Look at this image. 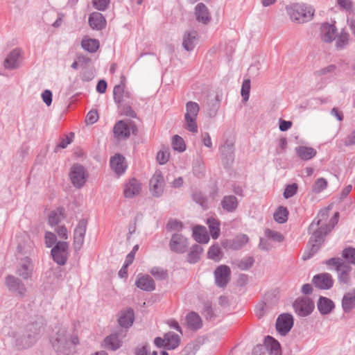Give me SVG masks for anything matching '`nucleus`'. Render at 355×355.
Segmentation results:
<instances>
[{
    "mask_svg": "<svg viewBox=\"0 0 355 355\" xmlns=\"http://www.w3.org/2000/svg\"><path fill=\"white\" fill-rule=\"evenodd\" d=\"M328 214V209L320 210L318 216L310 224L309 232H312V235L309 241L310 248L302 255L303 260L306 261L309 259L319 250L326 234L330 232L338 223V213L336 212L331 218L329 225L323 223L322 222L327 219Z\"/></svg>",
    "mask_w": 355,
    "mask_h": 355,
    "instance_id": "obj_1",
    "label": "nucleus"
},
{
    "mask_svg": "<svg viewBox=\"0 0 355 355\" xmlns=\"http://www.w3.org/2000/svg\"><path fill=\"white\" fill-rule=\"evenodd\" d=\"M51 343L58 355H73L76 352V346L79 344V339L66 329L60 328L52 336Z\"/></svg>",
    "mask_w": 355,
    "mask_h": 355,
    "instance_id": "obj_2",
    "label": "nucleus"
},
{
    "mask_svg": "<svg viewBox=\"0 0 355 355\" xmlns=\"http://www.w3.org/2000/svg\"><path fill=\"white\" fill-rule=\"evenodd\" d=\"M44 324V319L42 317L37 318L35 322L28 324L25 332L16 338V347L21 349L32 346L37 340Z\"/></svg>",
    "mask_w": 355,
    "mask_h": 355,
    "instance_id": "obj_3",
    "label": "nucleus"
},
{
    "mask_svg": "<svg viewBox=\"0 0 355 355\" xmlns=\"http://www.w3.org/2000/svg\"><path fill=\"white\" fill-rule=\"evenodd\" d=\"M286 10L293 21L304 23L311 20L313 12L305 4L294 3L286 7Z\"/></svg>",
    "mask_w": 355,
    "mask_h": 355,
    "instance_id": "obj_4",
    "label": "nucleus"
},
{
    "mask_svg": "<svg viewBox=\"0 0 355 355\" xmlns=\"http://www.w3.org/2000/svg\"><path fill=\"white\" fill-rule=\"evenodd\" d=\"M199 105L193 101H189L186 104V113L184 120L186 129L193 133L198 132L196 119L199 113Z\"/></svg>",
    "mask_w": 355,
    "mask_h": 355,
    "instance_id": "obj_5",
    "label": "nucleus"
},
{
    "mask_svg": "<svg viewBox=\"0 0 355 355\" xmlns=\"http://www.w3.org/2000/svg\"><path fill=\"white\" fill-rule=\"evenodd\" d=\"M87 176L86 169L81 164H75L71 167L69 178L76 188L80 189L85 185Z\"/></svg>",
    "mask_w": 355,
    "mask_h": 355,
    "instance_id": "obj_6",
    "label": "nucleus"
},
{
    "mask_svg": "<svg viewBox=\"0 0 355 355\" xmlns=\"http://www.w3.org/2000/svg\"><path fill=\"white\" fill-rule=\"evenodd\" d=\"M180 336L174 332L170 331L164 335V338L157 337L154 343L157 347H164L166 349H174L180 344Z\"/></svg>",
    "mask_w": 355,
    "mask_h": 355,
    "instance_id": "obj_7",
    "label": "nucleus"
},
{
    "mask_svg": "<svg viewBox=\"0 0 355 355\" xmlns=\"http://www.w3.org/2000/svg\"><path fill=\"white\" fill-rule=\"evenodd\" d=\"M68 249L69 245L67 242H57L51 251L53 261L60 266L64 265L67 260Z\"/></svg>",
    "mask_w": 355,
    "mask_h": 355,
    "instance_id": "obj_8",
    "label": "nucleus"
},
{
    "mask_svg": "<svg viewBox=\"0 0 355 355\" xmlns=\"http://www.w3.org/2000/svg\"><path fill=\"white\" fill-rule=\"evenodd\" d=\"M295 313L301 317L310 315L314 309V303L309 297L297 298L293 303Z\"/></svg>",
    "mask_w": 355,
    "mask_h": 355,
    "instance_id": "obj_9",
    "label": "nucleus"
},
{
    "mask_svg": "<svg viewBox=\"0 0 355 355\" xmlns=\"http://www.w3.org/2000/svg\"><path fill=\"white\" fill-rule=\"evenodd\" d=\"M164 187V178L159 170H157L150 180V191L154 197L162 195Z\"/></svg>",
    "mask_w": 355,
    "mask_h": 355,
    "instance_id": "obj_10",
    "label": "nucleus"
},
{
    "mask_svg": "<svg viewBox=\"0 0 355 355\" xmlns=\"http://www.w3.org/2000/svg\"><path fill=\"white\" fill-rule=\"evenodd\" d=\"M231 270L229 266L221 265L214 270L216 284L220 288H225L230 280Z\"/></svg>",
    "mask_w": 355,
    "mask_h": 355,
    "instance_id": "obj_11",
    "label": "nucleus"
},
{
    "mask_svg": "<svg viewBox=\"0 0 355 355\" xmlns=\"http://www.w3.org/2000/svg\"><path fill=\"white\" fill-rule=\"evenodd\" d=\"M87 221L85 219L80 220L74 230L73 246L75 250H79L84 243L85 236L87 230Z\"/></svg>",
    "mask_w": 355,
    "mask_h": 355,
    "instance_id": "obj_12",
    "label": "nucleus"
},
{
    "mask_svg": "<svg viewBox=\"0 0 355 355\" xmlns=\"http://www.w3.org/2000/svg\"><path fill=\"white\" fill-rule=\"evenodd\" d=\"M293 325V318L289 313L281 314L276 321V329L282 336L286 335Z\"/></svg>",
    "mask_w": 355,
    "mask_h": 355,
    "instance_id": "obj_13",
    "label": "nucleus"
},
{
    "mask_svg": "<svg viewBox=\"0 0 355 355\" xmlns=\"http://www.w3.org/2000/svg\"><path fill=\"white\" fill-rule=\"evenodd\" d=\"M169 247L173 252L182 254L188 248L187 239L180 234H173L170 241Z\"/></svg>",
    "mask_w": 355,
    "mask_h": 355,
    "instance_id": "obj_14",
    "label": "nucleus"
},
{
    "mask_svg": "<svg viewBox=\"0 0 355 355\" xmlns=\"http://www.w3.org/2000/svg\"><path fill=\"white\" fill-rule=\"evenodd\" d=\"M6 285L10 291L16 293L21 297L24 296L26 289L19 278L13 275H8L6 278Z\"/></svg>",
    "mask_w": 355,
    "mask_h": 355,
    "instance_id": "obj_15",
    "label": "nucleus"
},
{
    "mask_svg": "<svg viewBox=\"0 0 355 355\" xmlns=\"http://www.w3.org/2000/svg\"><path fill=\"white\" fill-rule=\"evenodd\" d=\"M21 63V51L15 49L6 58L3 66L6 69L13 70L19 67Z\"/></svg>",
    "mask_w": 355,
    "mask_h": 355,
    "instance_id": "obj_16",
    "label": "nucleus"
},
{
    "mask_svg": "<svg viewBox=\"0 0 355 355\" xmlns=\"http://www.w3.org/2000/svg\"><path fill=\"white\" fill-rule=\"evenodd\" d=\"M313 285L321 290L330 289L334 285V280L330 274L324 272L313 276L312 279Z\"/></svg>",
    "mask_w": 355,
    "mask_h": 355,
    "instance_id": "obj_17",
    "label": "nucleus"
},
{
    "mask_svg": "<svg viewBox=\"0 0 355 355\" xmlns=\"http://www.w3.org/2000/svg\"><path fill=\"white\" fill-rule=\"evenodd\" d=\"M221 159L224 166L229 168L234 161V147L232 143L227 142L220 148Z\"/></svg>",
    "mask_w": 355,
    "mask_h": 355,
    "instance_id": "obj_18",
    "label": "nucleus"
},
{
    "mask_svg": "<svg viewBox=\"0 0 355 355\" xmlns=\"http://www.w3.org/2000/svg\"><path fill=\"white\" fill-rule=\"evenodd\" d=\"M34 266L31 258L26 257L21 259L16 273L24 279H28L33 275Z\"/></svg>",
    "mask_w": 355,
    "mask_h": 355,
    "instance_id": "obj_19",
    "label": "nucleus"
},
{
    "mask_svg": "<svg viewBox=\"0 0 355 355\" xmlns=\"http://www.w3.org/2000/svg\"><path fill=\"white\" fill-rule=\"evenodd\" d=\"M338 29L334 24L323 23L320 27L321 40L326 43H331L336 40Z\"/></svg>",
    "mask_w": 355,
    "mask_h": 355,
    "instance_id": "obj_20",
    "label": "nucleus"
},
{
    "mask_svg": "<svg viewBox=\"0 0 355 355\" xmlns=\"http://www.w3.org/2000/svg\"><path fill=\"white\" fill-rule=\"evenodd\" d=\"M114 102L118 104L129 103L132 102L130 92L125 91V85L121 83L116 85L113 89Z\"/></svg>",
    "mask_w": 355,
    "mask_h": 355,
    "instance_id": "obj_21",
    "label": "nucleus"
},
{
    "mask_svg": "<svg viewBox=\"0 0 355 355\" xmlns=\"http://www.w3.org/2000/svg\"><path fill=\"white\" fill-rule=\"evenodd\" d=\"M248 241L249 237L246 234H240L232 239L225 240L222 245L225 248L238 250L245 245Z\"/></svg>",
    "mask_w": 355,
    "mask_h": 355,
    "instance_id": "obj_22",
    "label": "nucleus"
},
{
    "mask_svg": "<svg viewBox=\"0 0 355 355\" xmlns=\"http://www.w3.org/2000/svg\"><path fill=\"white\" fill-rule=\"evenodd\" d=\"M141 189V184L135 178L130 179L125 184L123 193L125 198H132L139 194Z\"/></svg>",
    "mask_w": 355,
    "mask_h": 355,
    "instance_id": "obj_23",
    "label": "nucleus"
},
{
    "mask_svg": "<svg viewBox=\"0 0 355 355\" xmlns=\"http://www.w3.org/2000/svg\"><path fill=\"white\" fill-rule=\"evenodd\" d=\"M135 286L144 291H153L155 289L154 280L148 275L139 274L137 277Z\"/></svg>",
    "mask_w": 355,
    "mask_h": 355,
    "instance_id": "obj_24",
    "label": "nucleus"
},
{
    "mask_svg": "<svg viewBox=\"0 0 355 355\" xmlns=\"http://www.w3.org/2000/svg\"><path fill=\"white\" fill-rule=\"evenodd\" d=\"M110 167L118 175L124 173L127 168L125 157L120 154L114 155L110 159Z\"/></svg>",
    "mask_w": 355,
    "mask_h": 355,
    "instance_id": "obj_25",
    "label": "nucleus"
},
{
    "mask_svg": "<svg viewBox=\"0 0 355 355\" xmlns=\"http://www.w3.org/2000/svg\"><path fill=\"white\" fill-rule=\"evenodd\" d=\"M88 23L92 29L101 31L106 26V20L103 14L93 12L89 16Z\"/></svg>",
    "mask_w": 355,
    "mask_h": 355,
    "instance_id": "obj_26",
    "label": "nucleus"
},
{
    "mask_svg": "<svg viewBox=\"0 0 355 355\" xmlns=\"http://www.w3.org/2000/svg\"><path fill=\"white\" fill-rule=\"evenodd\" d=\"M113 132L119 139H127L130 135L129 125L124 121H119L116 123L113 128Z\"/></svg>",
    "mask_w": 355,
    "mask_h": 355,
    "instance_id": "obj_27",
    "label": "nucleus"
},
{
    "mask_svg": "<svg viewBox=\"0 0 355 355\" xmlns=\"http://www.w3.org/2000/svg\"><path fill=\"white\" fill-rule=\"evenodd\" d=\"M342 309L345 313H350L355 308V288L346 293L342 299Z\"/></svg>",
    "mask_w": 355,
    "mask_h": 355,
    "instance_id": "obj_28",
    "label": "nucleus"
},
{
    "mask_svg": "<svg viewBox=\"0 0 355 355\" xmlns=\"http://www.w3.org/2000/svg\"><path fill=\"white\" fill-rule=\"evenodd\" d=\"M196 19L204 24H208L211 17L208 8L203 3H199L195 8Z\"/></svg>",
    "mask_w": 355,
    "mask_h": 355,
    "instance_id": "obj_29",
    "label": "nucleus"
},
{
    "mask_svg": "<svg viewBox=\"0 0 355 355\" xmlns=\"http://www.w3.org/2000/svg\"><path fill=\"white\" fill-rule=\"evenodd\" d=\"M185 320L187 327L193 331L199 329L202 325L201 318L198 313L193 311L187 315Z\"/></svg>",
    "mask_w": 355,
    "mask_h": 355,
    "instance_id": "obj_30",
    "label": "nucleus"
},
{
    "mask_svg": "<svg viewBox=\"0 0 355 355\" xmlns=\"http://www.w3.org/2000/svg\"><path fill=\"white\" fill-rule=\"evenodd\" d=\"M261 345L267 348L270 355H282L280 344L272 336H267L264 339V344Z\"/></svg>",
    "mask_w": 355,
    "mask_h": 355,
    "instance_id": "obj_31",
    "label": "nucleus"
},
{
    "mask_svg": "<svg viewBox=\"0 0 355 355\" xmlns=\"http://www.w3.org/2000/svg\"><path fill=\"white\" fill-rule=\"evenodd\" d=\"M222 208L227 212H234L238 207L239 201L232 195L225 196L220 202Z\"/></svg>",
    "mask_w": 355,
    "mask_h": 355,
    "instance_id": "obj_32",
    "label": "nucleus"
},
{
    "mask_svg": "<svg viewBox=\"0 0 355 355\" xmlns=\"http://www.w3.org/2000/svg\"><path fill=\"white\" fill-rule=\"evenodd\" d=\"M334 302L325 297H320L318 302V309L322 315H327L334 309Z\"/></svg>",
    "mask_w": 355,
    "mask_h": 355,
    "instance_id": "obj_33",
    "label": "nucleus"
},
{
    "mask_svg": "<svg viewBox=\"0 0 355 355\" xmlns=\"http://www.w3.org/2000/svg\"><path fill=\"white\" fill-rule=\"evenodd\" d=\"M193 239L200 243H207L209 241V236L205 227L196 225L193 230Z\"/></svg>",
    "mask_w": 355,
    "mask_h": 355,
    "instance_id": "obj_34",
    "label": "nucleus"
},
{
    "mask_svg": "<svg viewBox=\"0 0 355 355\" xmlns=\"http://www.w3.org/2000/svg\"><path fill=\"white\" fill-rule=\"evenodd\" d=\"M134 321V311L132 309H128L122 312L119 318V324L125 328H128L132 326Z\"/></svg>",
    "mask_w": 355,
    "mask_h": 355,
    "instance_id": "obj_35",
    "label": "nucleus"
},
{
    "mask_svg": "<svg viewBox=\"0 0 355 355\" xmlns=\"http://www.w3.org/2000/svg\"><path fill=\"white\" fill-rule=\"evenodd\" d=\"M295 153L303 160H309L316 155V150L314 148L302 146L295 148Z\"/></svg>",
    "mask_w": 355,
    "mask_h": 355,
    "instance_id": "obj_36",
    "label": "nucleus"
},
{
    "mask_svg": "<svg viewBox=\"0 0 355 355\" xmlns=\"http://www.w3.org/2000/svg\"><path fill=\"white\" fill-rule=\"evenodd\" d=\"M197 33L191 31L186 33L183 36L182 46L187 51H192L195 47Z\"/></svg>",
    "mask_w": 355,
    "mask_h": 355,
    "instance_id": "obj_37",
    "label": "nucleus"
},
{
    "mask_svg": "<svg viewBox=\"0 0 355 355\" xmlns=\"http://www.w3.org/2000/svg\"><path fill=\"white\" fill-rule=\"evenodd\" d=\"M104 345L107 349L115 351L121 347V340L117 334H111L104 339Z\"/></svg>",
    "mask_w": 355,
    "mask_h": 355,
    "instance_id": "obj_38",
    "label": "nucleus"
},
{
    "mask_svg": "<svg viewBox=\"0 0 355 355\" xmlns=\"http://www.w3.org/2000/svg\"><path fill=\"white\" fill-rule=\"evenodd\" d=\"M349 35L347 32L342 30L340 33H337L335 46L338 51L344 49L349 44Z\"/></svg>",
    "mask_w": 355,
    "mask_h": 355,
    "instance_id": "obj_39",
    "label": "nucleus"
},
{
    "mask_svg": "<svg viewBox=\"0 0 355 355\" xmlns=\"http://www.w3.org/2000/svg\"><path fill=\"white\" fill-rule=\"evenodd\" d=\"M81 46L89 53H94L99 47V42L96 39L85 38L81 42Z\"/></svg>",
    "mask_w": 355,
    "mask_h": 355,
    "instance_id": "obj_40",
    "label": "nucleus"
},
{
    "mask_svg": "<svg viewBox=\"0 0 355 355\" xmlns=\"http://www.w3.org/2000/svg\"><path fill=\"white\" fill-rule=\"evenodd\" d=\"M202 252V248L198 244L193 245L188 254V261L190 263H195L198 261L200 258V254Z\"/></svg>",
    "mask_w": 355,
    "mask_h": 355,
    "instance_id": "obj_41",
    "label": "nucleus"
},
{
    "mask_svg": "<svg viewBox=\"0 0 355 355\" xmlns=\"http://www.w3.org/2000/svg\"><path fill=\"white\" fill-rule=\"evenodd\" d=\"M336 69V67L334 64H330L315 71L314 74L316 77L320 78L321 79H329L331 77Z\"/></svg>",
    "mask_w": 355,
    "mask_h": 355,
    "instance_id": "obj_42",
    "label": "nucleus"
},
{
    "mask_svg": "<svg viewBox=\"0 0 355 355\" xmlns=\"http://www.w3.org/2000/svg\"><path fill=\"white\" fill-rule=\"evenodd\" d=\"M288 216V211L283 206L279 207L273 215L275 220L279 224H283L286 222Z\"/></svg>",
    "mask_w": 355,
    "mask_h": 355,
    "instance_id": "obj_43",
    "label": "nucleus"
},
{
    "mask_svg": "<svg viewBox=\"0 0 355 355\" xmlns=\"http://www.w3.org/2000/svg\"><path fill=\"white\" fill-rule=\"evenodd\" d=\"M207 223L212 238L217 239L220 235L219 222L214 218H209L207 219Z\"/></svg>",
    "mask_w": 355,
    "mask_h": 355,
    "instance_id": "obj_44",
    "label": "nucleus"
},
{
    "mask_svg": "<svg viewBox=\"0 0 355 355\" xmlns=\"http://www.w3.org/2000/svg\"><path fill=\"white\" fill-rule=\"evenodd\" d=\"M132 102L129 103L118 104V108L119 109L121 114L130 118H136L137 114L132 109Z\"/></svg>",
    "mask_w": 355,
    "mask_h": 355,
    "instance_id": "obj_45",
    "label": "nucleus"
},
{
    "mask_svg": "<svg viewBox=\"0 0 355 355\" xmlns=\"http://www.w3.org/2000/svg\"><path fill=\"white\" fill-rule=\"evenodd\" d=\"M208 257L215 261H219L223 256V252L218 244L211 245L207 252Z\"/></svg>",
    "mask_w": 355,
    "mask_h": 355,
    "instance_id": "obj_46",
    "label": "nucleus"
},
{
    "mask_svg": "<svg viewBox=\"0 0 355 355\" xmlns=\"http://www.w3.org/2000/svg\"><path fill=\"white\" fill-rule=\"evenodd\" d=\"M150 272L157 280H164L168 278L167 270L161 267H153Z\"/></svg>",
    "mask_w": 355,
    "mask_h": 355,
    "instance_id": "obj_47",
    "label": "nucleus"
},
{
    "mask_svg": "<svg viewBox=\"0 0 355 355\" xmlns=\"http://www.w3.org/2000/svg\"><path fill=\"white\" fill-rule=\"evenodd\" d=\"M192 199L196 203L200 205L203 209L207 208V199L201 191H193L192 194Z\"/></svg>",
    "mask_w": 355,
    "mask_h": 355,
    "instance_id": "obj_48",
    "label": "nucleus"
},
{
    "mask_svg": "<svg viewBox=\"0 0 355 355\" xmlns=\"http://www.w3.org/2000/svg\"><path fill=\"white\" fill-rule=\"evenodd\" d=\"M265 236L270 239H272V241L275 242L280 243L284 241V235L280 233L279 232L272 230L270 229H266L265 230Z\"/></svg>",
    "mask_w": 355,
    "mask_h": 355,
    "instance_id": "obj_49",
    "label": "nucleus"
},
{
    "mask_svg": "<svg viewBox=\"0 0 355 355\" xmlns=\"http://www.w3.org/2000/svg\"><path fill=\"white\" fill-rule=\"evenodd\" d=\"M172 146L175 150L180 153L184 152L186 150V146L183 139L178 135L173 136Z\"/></svg>",
    "mask_w": 355,
    "mask_h": 355,
    "instance_id": "obj_50",
    "label": "nucleus"
},
{
    "mask_svg": "<svg viewBox=\"0 0 355 355\" xmlns=\"http://www.w3.org/2000/svg\"><path fill=\"white\" fill-rule=\"evenodd\" d=\"M327 187V181L322 178L317 179L312 186V191L315 193H319L324 190Z\"/></svg>",
    "mask_w": 355,
    "mask_h": 355,
    "instance_id": "obj_51",
    "label": "nucleus"
},
{
    "mask_svg": "<svg viewBox=\"0 0 355 355\" xmlns=\"http://www.w3.org/2000/svg\"><path fill=\"white\" fill-rule=\"evenodd\" d=\"M342 257L349 263L355 265V248H346L343 250Z\"/></svg>",
    "mask_w": 355,
    "mask_h": 355,
    "instance_id": "obj_52",
    "label": "nucleus"
},
{
    "mask_svg": "<svg viewBox=\"0 0 355 355\" xmlns=\"http://www.w3.org/2000/svg\"><path fill=\"white\" fill-rule=\"evenodd\" d=\"M324 263L335 267L336 271H340L341 268H345V262L340 258H331L324 261Z\"/></svg>",
    "mask_w": 355,
    "mask_h": 355,
    "instance_id": "obj_53",
    "label": "nucleus"
},
{
    "mask_svg": "<svg viewBox=\"0 0 355 355\" xmlns=\"http://www.w3.org/2000/svg\"><path fill=\"white\" fill-rule=\"evenodd\" d=\"M254 263V258L250 256L241 259L238 263V267L242 270H246L250 268L253 266Z\"/></svg>",
    "mask_w": 355,
    "mask_h": 355,
    "instance_id": "obj_54",
    "label": "nucleus"
},
{
    "mask_svg": "<svg viewBox=\"0 0 355 355\" xmlns=\"http://www.w3.org/2000/svg\"><path fill=\"white\" fill-rule=\"evenodd\" d=\"M298 186L295 183L288 184L284 191L283 196L284 198L288 199L297 193Z\"/></svg>",
    "mask_w": 355,
    "mask_h": 355,
    "instance_id": "obj_55",
    "label": "nucleus"
},
{
    "mask_svg": "<svg viewBox=\"0 0 355 355\" xmlns=\"http://www.w3.org/2000/svg\"><path fill=\"white\" fill-rule=\"evenodd\" d=\"M250 91V80L249 79L244 80L241 87V94L244 101L249 99Z\"/></svg>",
    "mask_w": 355,
    "mask_h": 355,
    "instance_id": "obj_56",
    "label": "nucleus"
},
{
    "mask_svg": "<svg viewBox=\"0 0 355 355\" xmlns=\"http://www.w3.org/2000/svg\"><path fill=\"white\" fill-rule=\"evenodd\" d=\"M193 171L195 176L202 178L204 176L205 166L202 161H197L193 167Z\"/></svg>",
    "mask_w": 355,
    "mask_h": 355,
    "instance_id": "obj_57",
    "label": "nucleus"
},
{
    "mask_svg": "<svg viewBox=\"0 0 355 355\" xmlns=\"http://www.w3.org/2000/svg\"><path fill=\"white\" fill-rule=\"evenodd\" d=\"M183 227V225L182 222L175 220L171 219L169 220L166 224V230L168 231H180Z\"/></svg>",
    "mask_w": 355,
    "mask_h": 355,
    "instance_id": "obj_58",
    "label": "nucleus"
},
{
    "mask_svg": "<svg viewBox=\"0 0 355 355\" xmlns=\"http://www.w3.org/2000/svg\"><path fill=\"white\" fill-rule=\"evenodd\" d=\"M349 268L345 264V268H341L338 272V280L340 282L347 284L349 279Z\"/></svg>",
    "mask_w": 355,
    "mask_h": 355,
    "instance_id": "obj_59",
    "label": "nucleus"
},
{
    "mask_svg": "<svg viewBox=\"0 0 355 355\" xmlns=\"http://www.w3.org/2000/svg\"><path fill=\"white\" fill-rule=\"evenodd\" d=\"M110 3V0H92L94 8L101 11L105 10L107 8Z\"/></svg>",
    "mask_w": 355,
    "mask_h": 355,
    "instance_id": "obj_60",
    "label": "nucleus"
},
{
    "mask_svg": "<svg viewBox=\"0 0 355 355\" xmlns=\"http://www.w3.org/2000/svg\"><path fill=\"white\" fill-rule=\"evenodd\" d=\"M170 153L166 150H160L157 155V160L159 164H165L169 159Z\"/></svg>",
    "mask_w": 355,
    "mask_h": 355,
    "instance_id": "obj_61",
    "label": "nucleus"
},
{
    "mask_svg": "<svg viewBox=\"0 0 355 355\" xmlns=\"http://www.w3.org/2000/svg\"><path fill=\"white\" fill-rule=\"evenodd\" d=\"M45 244L47 248L52 247L56 244L57 237L56 235L52 232H47L45 234Z\"/></svg>",
    "mask_w": 355,
    "mask_h": 355,
    "instance_id": "obj_62",
    "label": "nucleus"
},
{
    "mask_svg": "<svg viewBox=\"0 0 355 355\" xmlns=\"http://www.w3.org/2000/svg\"><path fill=\"white\" fill-rule=\"evenodd\" d=\"M258 248L262 251H269L272 249V245L269 240L264 238H260Z\"/></svg>",
    "mask_w": 355,
    "mask_h": 355,
    "instance_id": "obj_63",
    "label": "nucleus"
},
{
    "mask_svg": "<svg viewBox=\"0 0 355 355\" xmlns=\"http://www.w3.org/2000/svg\"><path fill=\"white\" fill-rule=\"evenodd\" d=\"M252 355H270V352L266 347L259 345L254 347Z\"/></svg>",
    "mask_w": 355,
    "mask_h": 355,
    "instance_id": "obj_64",
    "label": "nucleus"
}]
</instances>
